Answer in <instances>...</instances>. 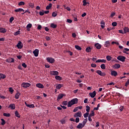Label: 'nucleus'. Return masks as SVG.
Wrapping results in <instances>:
<instances>
[{
	"mask_svg": "<svg viewBox=\"0 0 129 129\" xmlns=\"http://www.w3.org/2000/svg\"><path fill=\"white\" fill-rule=\"evenodd\" d=\"M95 46L98 49V50L101 49V45L99 43H96L95 44Z\"/></svg>",
	"mask_w": 129,
	"mask_h": 129,
	"instance_id": "nucleus-21",
	"label": "nucleus"
},
{
	"mask_svg": "<svg viewBox=\"0 0 129 129\" xmlns=\"http://www.w3.org/2000/svg\"><path fill=\"white\" fill-rule=\"evenodd\" d=\"M0 33H7V29L6 28H4L3 27L0 28Z\"/></svg>",
	"mask_w": 129,
	"mask_h": 129,
	"instance_id": "nucleus-20",
	"label": "nucleus"
},
{
	"mask_svg": "<svg viewBox=\"0 0 129 129\" xmlns=\"http://www.w3.org/2000/svg\"><path fill=\"white\" fill-rule=\"evenodd\" d=\"M45 39L46 41H50L51 40V38L49 36H46Z\"/></svg>",
	"mask_w": 129,
	"mask_h": 129,
	"instance_id": "nucleus-57",
	"label": "nucleus"
},
{
	"mask_svg": "<svg viewBox=\"0 0 129 129\" xmlns=\"http://www.w3.org/2000/svg\"><path fill=\"white\" fill-rule=\"evenodd\" d=\"M46 60L49 63H54V62H55V59L52 57H47Z\"/></svg>",
	"mask_w": 129,
	"mask_h": 129,
	"instance_id": "nucleus-4",
	"label": "nucleus"
},
{
	"mask_svg": "<svg viewBox=\"0 0 129 129\" xmlns=\"http://www.w3.org/2000/svg\"><path fill=\"white\" fill-rule=\"evenodd\" d=\"M31 85V84L29 83H23L22 84H21V87H23V88H27V87H30Z\"/></svg>",
	"mask_w": 129,
	"mask_h": 129,
	"instance_id": "nucleus-1",
	"label": "nucleus"
},
{
	"mask_svg": "<svg viewBox=\"0 0 129 129\" xmlns=\"http://www.w3.org/2000/svg\"><path fill=\"white\" fill-rule=\"evenodd\" d=\"M124 108V107H123V106H122L120 107L119 110L120 111H122V110H123Z\"/></svg>",
	"mask_w": 129,
	"mask_h": 129,
	"instance_id": "nucleus-62",
	"label": "nucleus"
},
{
	"mask_svg": "<svg viewBox=\"0 0 129 129\" xmlns=\"http://www.w3.org/2000/svg\"><path fill=\"white\" fill-rule=\"evenodd\" d=\"M61 87H63V85L62 84H58L57 85H56V89H57L58 90H59V89H60L61 88Z\"/></svg>",
	"mask_w": 129,
	"mask_h": 129,
	"instance_id": "nucleus-27",
	"label": "nucleus"
},
{
	"mask_svg": "<svg viewBox=\"0 0 129 129\" xmlns=\"http://www.w3.org/2000/svg\"><path fill=\"white\" fill-rule=\"evenodd\" d=\"M9 91H10V92H11V93L12 94V93H13L14 90V89H13V88L10 87V88H9Z\"/></svg>",
	"mask_w": 129,
	"mask_h": 129,
	"instance_id": "nucleus-47",
	"label": "nucleus"
},
{
	"mask_svg": "<svg viewBox=\"0 0 129 129\" xmlns=\"http://www.w3.org/2000/svg\"><path fill=\"white\" fill-rule=\"evenodd\" d=\"M117 60L119 61H121V62H124L125 61V57L122 55H119L117 57Z\"/></svg>",
	"mask_w": 129,
	"mask_h": 129,
	"instance_id": "nucleus-3",
	"label": "nucleus"
},
{
	"mask_svg": "<svg viewBox=\"0 0 129 129\" xmlns=\"http://www.w3.org/2000/svg\"><path fill=\"white\" fill-rule=\"evenodd\" d=\"M55 78L56 80H62V78L59 76H55Z\"/></svg>",
	"mask_w": 129,
	"mask_h": 129,
	"instance_id": "nucleus-33",
	"label": "nucleus"
},
{
	"mask_svg": "<svg viewBox=\"0 0 129 129\" xmlns=\"http://www.w3.org/2000/svg\"><path fill=\"white\" fill-rule=\"evenodd\" d=\"M112 26H113V27H116L117 26V23L116 22H112Z\"/></svg>",
	"mask_w": 129,
	"mask_h": 129,
	"instance_id": "nucleus-48",
	"label": "nucleus"
},
{
	"mask_svg": "<svg viewBox=\"0 0 129 129\" xmlns=\"http://www.w3.org/2000/svg\"><path fill=\"white\" fill-rule=\"evenodd\" d=\"M36 87H38V88H41L43 89L44 88V85L41 83H38L36 85Z\"/></svg>",
	"mask_w": 129,
	"mask_h": 129,
	"instance_id": "nucleus-18",
	"label": "nucleus"
},
{
	"mask_svg": "<svg viewBox=\"0 0 129 129\" xmlns=\"http://www.w3.org/2000/svg\"><path fill=\"white\" fill-rule=\"evenodd\" d=\"M0 76H1V79H5V78H6V75L3 74H0Z\"/></svg>",
	"mask_w": 129,
	"mask_h": 129,
	"instance_id": "nucleus-35",
	"label": "nucleus"
},
{
	"mask_svg": "<svg viewBox=\"0 0 129 129\" xmlns=\"http://www.w3.org/2000/svg\"><path fill=\"white\" fill-rule=\"evenodd\" d=\"M88 119L87 118H85L84 120L83 121V126H85V124H86V122H87Z\"/></svg>",
	"mask_w": 129,
	"mask_h": 129,
	"instance_id": "nucleus-31",
	"label": "nucleus"
},
{
	"mask_svg": "<svg viewBox=\"0 0 129 129\" xmlns=\"http://www.w3.org/2000/svg\"><path fill=\"white\" fill-rule=\"evenodd\" d=\"M92 49L91 47H88L86 49V52L87 53H90L91 52Z\"/></svg>",
	"mask_w": 129,
	"mask_h": 129,
	"instance_id": "nucleus-28",
	"label": "nucleus"
},
{
	"mask_svg": "<svg viewBox=\"0 0 129 129\" xmlns=\"http://www.w3.org/2000/svg\"><path fill=\"white\" fill-rule=\"evenodd\" d=\"M15 12H16V13H19V12H25V10H24V9L22 8H19V9H16L15 10Z\"/></svg>",
	"mask_w": 129,
	"mask_h": 129,
	"instance_id": "nucleus-23",
	"label": "nucleus"
},
{
	"mask_svg": "<svg viewBox=\"0 0 129 129\" xmlns=\"http://www.w3.org/2000/svg\"><path fill=\"white\" fill-rule=\"evenodd\" d=\"M113 68H114L115 69H118L119 68H120V64L118 63H115L113 66Z\"/></svg>",
	"mask_w": 129,
	"mask_h": 129,
	"instance_id": "nucleus-17",
	"label": "nucleus"
},
{
	"mask_svg": "<svg viewBox=\"0 0 129 129\" xmlns=\"http://www.w3.org/2000/svg\"><path fill=\"white\" fill-rule=\"evenodd\" d=\"M25 105H26V106H27V107H29V108H35V105L33 104H28V103H27V102H25Z\"/></svg>",
	"mask_w": 129,
	"mask_h": 129,
	"instance_id": "nucleus-12",
	"label": "nucleus"
},
{
	"mask_svg": "<svg viewBox=\"0 0 129 129\" xmlns=\"http://www.w3.org/2000/svg\"><path fill=\"white\" fill-rule=\"evenodd\" d=\"M71 102L74 104H77V103H78V99L77 98H75L71 100Z\"/></svg>",
	"mask_w": 129,
	"mask_h": 129,
	"instance_id": "nucleus-14",
	"label": "nucleus"
},
{
	"mask_svg": "<svg viewBox=\"0 0 129 129\" xmlns=\"http://www.w3.org/2000/svg\"><path fill=\"white\" fill-rule=\"evenodd\" d=\"M100 68H101V69L104 70V69H105V64L104 63L101 64Z\"/></svg>",
	"mask_w": 129,
	"mask_h": 129,
	"instance_id": "nucleus-41",
	"label": "nucleus"
},
{
	"mask_svg": "<svg viewBox=\"0 0 129 129\" xmlns=\"http://www.w3.org/2000/svg\"><path fill=\"white\" fill-rule=\"evenodd\" d=\"M75 47L77 50H78V51H81V50H82V48L81 47L79 46V45H75Z\"/></svg>",
	"mask_w": 129,
	"mask_h": 129,
	"instance_id": "nucleus-29",
	"label": "nucleus"
},
{
	"mask_svg": "<svg viewBox=\"0 0 129 129\" xmlns=\"http://www.w3.org/2000/svg\"><path fill=\"white\" fill-rule=\"evenodd\" d=\"M91 113H90V115H92V116H94L95 115V113H94V111L92 110L91 111Z\"/></svg>",
	"mask_w": 129,
	"mask_h": 129,
	"instance_id": "nucleus-50",
	"label": "nucleus"
},
{
	"mask_svg": "<svg viewBox=\"0 0 129 129\" xmlns=\"http://www.w3.org/2000/svg\"><path fill=\"white\" fill-rule=\"evenodd\" d=\"M18 35H20V31H18L14 33V36H18Z\"/></svg>",
	"mask_w": 129,
	"mask_h": 129,
	"instance_id": "nucleus-51",
	"label": "nucleus"
},
{
	"mask_svg": "<svg viewBox=\"0 0 129 129\" xmlns=\"http://www.w3.org/2000/svg\"><path fill=\"white\" fill-rule=\"evenodd\" d=\"M3 115L7 117H10L11 116V114L10 113H4Z\"/></svg>",
	"mask_w": 129,
	"mask_h": 129,
	"instance_id": "nucleus-36",
	"label": "nucleus"
},
{
	"mask_svg": "<svg viewBox=\"0 0 129 129\" xmlns=\"http://www.w3.org/2000/svg\"><path fill=\"white\" fill-rule=\"evenodd\" d=\"M72 105H73V103L71 102V101H69L68 103V107H71V106H72Z\"/></svg>",
	"mask_w": 129,
	"mask_h": 129,
	"instance_id": "nucleus-37",
	"label": "nucleus"
},
{
	"mask_svg": "<svg viewBox=\"0 0 129 129\" xmlns=\"http://www.w3.org/2000/svg\"><path fill=\"white\" fill-rule=\"evenodd\" d=\"M89 95L91 96V98H94L95 95H96V91H94L93 92L90 93Z\"/></svg>",
	"mask_w": 129,
	"mask_h": 129,
	"instance_id": "nucleus-9",
	"label": "nucleus"
},
{
	"mask_svg": "<svg viewBox=\"0 0 129 129\" xmlns=\"http://www.w3.org/2000/svg\"><path fill=\"white\" fill-rule=\"evenodd\" d=\"M96 123V127H98L99 126V122H97Z\"/></svg>",
	"mask_w": 129,
	"mask_h": 129,
	"instance_id": "nucleus-64",
	"label": "nucleus"
},
{
	"mask_svg": "<svg viewBox=\"0 0 129 129\" xmlns=\"http://www.w3.org/2000/svg\"><path fill=\"white\" fill-rule=\"evenodd\" d=\"M104 46L106 48H108V47H109V46H110V41H105Z\"/></svg>",
	"mask_w": 129,
	"mask_h": 129,
	"instance_id": "nucleus-13",
	"label": "nucleus"
},
{
	"mask_svg": "<svg viewBox=\"0 0 129 129\" xmlns=\"http://www.w3.org/2000/svg\"><path fill=\"white\" fill-rule=\"evenodd\" d=\"M38 30H41L42 29V26L40 25H39L38 27H37Z\"/></svg>",
	"mask_w": 129,
	"mask_h": 129,
	"instance_id": "nucleus-63",
	"label": "nucleus"
},
{
	"mask_svg": "<svg viewBox=\"0 0 129 129\" xmlns=\"http://www.w3.org/2000/svg\"><path fill=\"white\" fill-rule=\"evenodd\" d=\"M6 61L7 63H14L15 62V59H14L13 58L10 57L6 59Z\"/></svg>",
	"mask_w": 129,
	"mask_h": 129,
	"instance_id": "nucleus-5",
	"label": "nucleus"
},
{
	"mask_svg": "<svg viewBox=\"0 0 129 129\" xmlns=\"http://www.w3.org/2000/svg\"><path fill=\"white\" fill-rule=\"evenodd\" d=\"M89 115V113L87 112L86 113L84 114V117H85V118H86L87 117H88Z\"/></svg>",
	"mask_w": 129,
	"mask_h": 129,
	"instance_id": "nucleus-38",
	"label": "nucleus"
},
{
	"mask_svg": "<svg viewBox=\"0 0 129 129\" xmlns=\"http://www.w3.org/2000/svg\"><path fill=\"white\" fill-rule=\"evenodd\" d=\"M82 115V113H81V112L79 111V112H78L77 113H76L74 116V117H81V116Z\"/></svg>",
	"mask_w": 129,
	"mask_h": 129,
	"instance_id": "nucleus-7",
	"label": "nucleus"
},
{
	"mask_svg": "<svg viewBox=\"0 0 129 129\" xmlns=\"http://www.w3.org/2000/svg\"><path fill=\"white\" fill-rule=\"evenodd\" d=\"M15 115L17 117H19V118L21 117V115H20V113H19V112L18 111H15Z\"/></svg>",
	"mask_w": 129,
	"mask_h": 129,
	"instance_id": "nucleus-26",
	"label": "nucleus"
},
{
	"mask_svg": "<svg viewBox=\"0 0 129 129\" xmlns=\"http://www.w3.org/2000/svg\"><path fill=\"white\" fill-rule=\"evenodd\" d=\"M28 6H29V8H34V4L33 3H29V4H28Z\"/></svg>",
	"mask_w": 129,
	"mask_h": 129,
	"instance_id": "nucleus-45",
	"label": "nucleus"
},
{
	"mask_svg": "<svg viewBox=\"0 0 129 129\" xmlns=\"http://www.w3.org/2000/svg\"><path fill=\"white\" fill-rule=\"evenodd\" d=\"M20 93H17L16 95H15V98L16 99H19V97L20 96Z\"/></svg>",
	"mask_w": 129,
	"mask_h": 129,
	"instance_id": "nucleus-43",
	"label": "nucleus"
},
{
	"mask_svg": "<svg viewBox=\"0 0 129 129\" xmlns=\"http://www.w3.org/2000/svg\"><path fill=\"white\" fill-rule=\"evenodd\" d=\"M83 127H84V126H83V124L81 123H79V124L77 126V128H82Z\"/></svg>",
	"mask_w": 129,
	"mask_h": 129,
	"instance_id": "nucleus-22",
	"label": "nucleus"
},
{
	"mask_svg": "<svg viewBox=\"0 0 129 129\" xmlns=\"http://www.w3.org/2000/svg\"><path fill=\"white\" fill-rule=\"evenodd\" d=\"M14 20H15V18H14L13 17L10 18L9 20L10 23H13V21H14Z\"/></svg>",
	"mask_w": 129,
	"mask_h": 129,
	"instance_id": "nucleus-49",
	"label": "nucleus"
},
{
	"mask_svg": "<svg viewBox=\"0 0 129 129\" xmlns=\"http://www.w3.org/2000/svg\"><path fill=\"white\" fill-rule=\"evenodd\" d=\"M63 96H66V94H59L58 96L57 97V101H59V100H60V99H62V98H63Z\"/></svg>",
	"mask_w": 129,
	"mask_h": 129,
	"instance_id": "nucleus-11",
	"label": "nucleus"
},
{
	"mask_svg": "<svg viewBox=\"0 0 129 129\" xmlns=\"http://www.w3.org/2000/svg\"><path fill=\"white\" fill-rule=\"evenodd\" d=\"M91 67H93V68H95L96 67V64L92 63Z\"/></svg>",
	"mask_w": 129,
	"mask_h": 129,
	"instance_id": "nucleus-61",
	"label": "nucleus"
},
{
	"mask_svg": "<svg viewBox=\"0 0 129 129\" xmlns=\"http://www.w3.org/2000/svg\"><path fill=\"white\" fill-rule=\"evenodd\" d=\"M22 66L24 67V68H27V65L26 63L23 62L22 64Z\"/></svg>",
	"mask_w": 129,
	"mask_h": 129,
	"instance_id": "nucleus-56",
	"label": "nucleus"
},
{
	"mask_svg": "<svg viewBox=\"0 0 129 129\" xmlns=\"http://www.w3.org/2000/svg\"><path fill=\"white\" fill-rule=\"evenodd\" d=\"M67 22L69 23V24H71L72 23V20L71 19H67Z\"/></svg>",
	"mask_w": 129,
	"mask_h": 129,
	"instance_id": "nucleus-59",
	"label": "nucleus"
},
{
	"mask_svg": "<svg viewBox=\"0 0 129 129\" xmlns=\"http://www.w3.org/2000/svg\"><path fill=\"white\" fill-rule=\"evenodd\" d=\"M50 27L51 28H53V29H56V28H57V25L54 24V23H51Z\"/></svg>",
	"mask_w": 129,
	"mask_h": 129,
	"instance_id": "nucleus-32",
	"label": "nucleus"
},
{
	"mask_svg": "<svg viewBox=\"0 0 129 129\" xmlns=\"http://www.w3.org/2000/svg\"><path fill=\"white\" fill-rule=\"evenodd\" d=\"M83 6H84V7H85V6H86L87 4H88V3L86 2V0H84L83 1Z\"/></svg>",
	"mask_w": 129,
	"mask_h": 129,
	"instance_id": "nucleus-44",
	"label": "nucleus"
},
{
	"mask_svg": "<svg viewBox=\"0 0 129 129\" xmlns=\"http://www.w3.org/2000/svg\"><path fill=\"white\" fill-rule=\"evenodd\" d=\"M26 28L28 31H30V28H32V24H28L26 26Z\"/></svg>",
	"mask_w": 129,
	"mask_h": 129,
	"instance_id": "nucleus-34",
	"label": "nucleus"
},
{
	"mask_svg": "<svg viewBox=\"0 0 129 129\" xmlns=\"http://www.w3.org/2000/svg\"><path fill=\"white\" fill-rule=\"evenodd\" d=\"M52 16L53 17H56L57 16V14L55 12H53L52 14Z\"/></svg>",
	"mask_w": 129,
	"mask_h": 129,
	"instance_id": "nucleus-58",
	"label": "nucleus"
},
{
	"mask_svg": "<svg viewBox=\"0 0 129 129\" xmlns=\"http://www.w3.org/2000/svg\"><path fill=\"white\" fill-rule=\"evenodd\" d=\"M16 47L18 49H22V48H23V43H22L21 41H18V43L17 44Z\"/></svg>",
	"mask_w": 129,
	"mask_h": 129,
	"instance_id": "nucleus-6",
	"label": "nucleus"
},
{
	"mask_svg": "<svg viewBox=\"0 0 129 129\" xmlns=\"http://www.w3.org/2000/svg\"><path fill=\"white\" fill-rule=\"evenodd\" d=\"M1 120H2L1 124H2V125H5V124H6V121L5 120V119H4L3 118H2Z\"/></svg>",
	"mask_w": 129,
	"mask_h": 129,
	"instance_id": "nucleus-40",
	"label": "nucleus"
},
{
	"mask_svg": "<svg viewBox=\"0 0 129 129\" xmlns=\"http://www.w3.org/2000/svg\"><path fill=\"white\" fill-rule=\"evenodd\" d=\"M87 112L89 113V112L90 111V107H89V106H86V109Z\"/></svg>",
	"mask_w": 129,
	"mask_h": 129,
	"instance_id": "nucleus-39",
	"label": "nucleus"
},
{
	"mask_svg": "<svg viewBox=\"0 0 129 129\" xmlns=\"http://www.w3.org/2000/svg\"><path fill=\"white\" fill-rule=\"evenodd\" d=\"M68 103L67 102V101H63V102H62V105H65V106H66V105H67V104H68Z\"/></svg>",
	"mask_w": 129,
	"mask_h": 129,
	"instance_id": "nucleus-55",
	"label": "nucleus"
},
{
	"mask_svg": "<svg viewBox=\"0 0 129 129\" xmlns=\"http://www.w3.org/2000/svg\"><path fill=\"white\" fill-rule=\"evenodd\" d=\"M107 61H110L112 59V57L111 56H109V55H108L106 57Z\"/></svg>",
	"mask_w": 129,
	"mask_h": 129,
	"instance_id": "nucleus-42",
	"label": "nucleus"
},
{
	"mask_svg": "<svg viewBox=\"0 0 129 129\" xmlns=\"http://www.w3.org/2000/svg\"><path fill=\"white\" fill-rule=\"evenodd\" d=\"M18 69H19V70H23V67H22L21 64L18 66Z\"/></svg>",
	"mask_w": 129,
	"mask_h": 129,
	"instance_id": "nucleus-54",
	"label": "nucleus"
},
{
	"mask_svg": "<svg viewBox=\"0 0 129 129\" xmlns=\"http://www.w3.org/2000/svg\"><path fill=\"white\" fill-rule=\"evenodd\" d=\"M96 73L98 74V75H100V76H102V77H104V76H105L106 75V74L105 73H103L100 70H97Z\"/></svg>",
	"mask_w": 129,
	"mask_h": 129,
	"instance_id": "nucleus-2",
	"label": "nucleus"
},
{
	"mask_svg": "<svg viewBox=\"0 0 129 129\" xmlns=\"http://www.w3.org/2000/svg\"><path fill=\"white\" fill-rule=\"evenodd\" d=\"M106 63V59H98L96 61V63Z\"/></svg>",
	"mask_w": 129,
	"mask_h": 129,
	"instance_id": "nucleus-16",
	"label": "nucleus"
},
{
	"mask_svg": "<svg viewBox=\"0 0 129 129\" xmlns=\"http://www.w3.org/2000/svg\"><path fill=\"white\" fill-rule=\"evenodd\" d=\"M114 16H115V12L112 13L110 15L111 18H113V17H114Z\"/></svg>",
	"mask_w": 129,
	"mask_h": 129,
	"instance_id": "nucleus-53",
	"label": "nucleus"
},
{
	"mask_svg": "<svg viewBox=\"0 0 129 129\" xmlns=\"http://www.w3.org/2000/svg\"><path fill=\"white\" fill-rule=\"evenodd\" d=\"M33 54L35 57H38V56H39V49H36L35 50H34Z\"/></svg>",
	"mask_w": 129,
	"mask_h": 129,
	"instance_id": "nucleus-10",
	"label": "nucleus"
},
{
	"mask_svg": "<svg viewBox=\"0 0 129 129\" xmlns=\"http://www.w3.org/2000/svg\"><path fill=\"white\" fill-rule=\"evenodd\" d=\"M124 50H123V53H124V54H127V55H128V51H129V49L128 48H124Z\"/></svg>",
	"mask_w": 129,
	"mask_h": 129,
	"instance_id": "nucleus-25",
	"label": "nucleus"
},
{
	"mask_svg": "<svg viewBox=\"0 0 129 129\" xmlns=\"http://www.w3.org/2000/svg\"><path fill=\"white\" fill-rule=\"evenodd\" d=\"M50 75H59V72L57 71H52L50 72Z\"/></svg>",
	"mask_w": 129,
	"mask_h": 129,
	"instance_id": "nucleus-8",
	"label": "nucleus"
},
{
	"mask_svg": "<svg viewBox=\"0 0 129 129\" xmlns=\"http://www.w3.org/2000/svg\"><path fill=\"white\" fill-rule=\"evenodd\" d=\"M80 119H79V117H77L76 118V122H77V123H78V122H79V121H80Z\"/></svg>",
	"mask_w": 129,
	"mask_h": 129,
	"instance_id": "nucleus-60",
	"label": "nucleus"
},
{
	"mask_svg": "<svg viewBox=\"0 0 129 129\" xmlns=\"http://www.w3.org/2000/svg\"><path fill=\"white\" fill-rule=\"evenodd\" d=\"M60 122L62 124H65L66 121L65 120V119H62L60 120Z\"/></svg>",
	"mask_w": 129,
	"mask_h": 129,
	"instance_id": "nucleus-52",
	"label": "nucleus"
},
{
	"mask_svg": "<svg viewBox=\"0 0 129 129\" xmlns=\"http://www.w3.org/2000/svg\"><path fill=\"white\" fill-rule=\"evenodd\" d=\"M8 108H11V109H15L16 108V105L15 104H11L9 105Z\"/></svg>",
	"mask_w": 129,
	"mask_h": 129,
	"instance_id": "nucleus-19",
	"label": "nucleus"
},
{
	"mask_svg": "<svg viewBox=\"0 0 129 129\" xmlns=\"http://www.w3.org/2000/svg\"><path fill=\"white\" fill-rule=\"evenodd\" d=\"M18 6H25V2H20L18 4Z\"/></svg>",
	"mask_w": 129,
	"mask_h": 129,
	"instance_id": "nucleus-46",
	"label": "nucleus"
},
{
	"mask_svg": "<svg viewBox=\"0 0 129 129\" xmlns=\"http://www.w3.org/2000/svg\"><path fill=\"white\" fill-rule=\"evenodd\" d=\"M124 34H126V33H128L129 29L128 27H124L123 29Z\"/></svg>",
	"mask_w": 129,
	"mask_h": 129,
	"instance_id": "nucleus-24",
	"label": "nucleus"
},
{
	"mask_svg": "<svg viewBox=\"0 0 129 129\" xmlns=\"http://www.w3.org/2000/svg\"><path fill=\"white\" fill-rule=\"evenodd\" d=\"M52 8V4L50 3L48 6L46 7V10H50Z\"/></svg>",
	"mask_w": 129,
	"mask_h": 129,
	"instance_id": "nucleus-30",
	"label": "nucleus"
},
{
	"mask_svg": "<svg viewBox=\"0 0 129 129\" xmlns=\"http://www.w3.org/2000/svg\"><path fill=\"white\" fill-rule=\"evenodd\" d=\"M111 76H114V77L117 76V73L115 71H112L111 72Z\"/></svg>",
	"mask_w": 129,
	"mask_h": 129,
	"instance_id": "nucleus-15",
	"label": "nucleus"
}]
</instances>
